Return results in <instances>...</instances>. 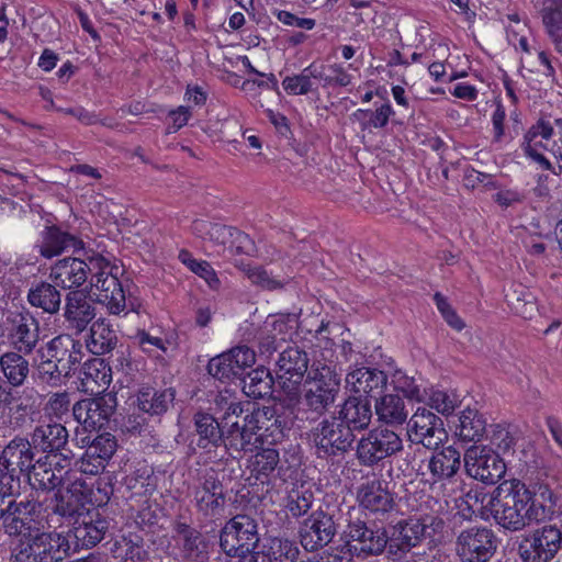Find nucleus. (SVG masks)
Returning <instances> with one entry per match:
<instances>
[{
	"instance_id": "1",
	"label": "nucleus",
	"mask_w": 562,
	"mask_h": 562,
	"mask_svg": "<svg viewBox=\"0 0 562 562\" xmlns=\"http://www.w3.org/2000/svg\"><path fill=\"white\" fill-rule=\"evenodd\" d=\"M480 503V516L493 518L496 525L508 531L522 530L531 521L553 520L557 514V495L546 484L532 487L518 479L504 480L492 494L471 492L467 503ZM472 506L469 505V508Z\"/></svg>"
},
{
	"instance_id": "2",
	"label": "nucleus",
	"mask_w": 562,
	"mask_h": 562,
	"mask_svg": "<svg viewBox=\"0 0 562 562\" xmlns=\"http://www.w3.org/2000/svg\"><path fill=\"white\" fill-rule=\"evenodd\" d=\"M37 499L18 502L14 496L5 499L2 525L9 536L21 538L13 562H59L70 552L68 540L58 532L44 531L45 513Z\"/></svg>"
},
{
	"instance_id": "3",
	"label": "nucleus",
	"mask_w": 562,
	"mask_h": 562,
	"mask_svg": "<svg viewBox=\"0 0 562 562\" xmlns=\"http://www.w3.org/2000/svg\"><path fill=\"white\" fill-rule=\"evenodd\" d=\"M216 405L224 408L227 405L223 422L228 427V442L234 451H252L258 446L272 447L281 442L291 423L278 413L274 407H262L249 411V402H229L220 395Z\"/></svg>"
},
{
	"instance_id": "4",
	"label": "nucleus",
	"mask_w": 562,
	"mask_h": 562,
	"mask_svg": "<svg viewBox=\"0 0 562 562\" xmlns=\"http://www.w3.org/2000/svg\"><path fill=\"white\" fill-rule=\"evenodd\" d=\"M194 432L190 449L199 456L203 464L222 461L228 450L234 448L228 442V427L211 414L198 412L194 414Z\"/></svg>"
},
{
	"instance_id": "5",
	"label": "nucleus",
	"mask_w": 562,
	"mask_h": 562,
	"mask_svg": "<svg viewBox=\"0 0 562 562\" xmlns=\"http://www.w3.org/2000/svg\"><path fill=\"white\" fill-rule=\"evenodd\" d=\"M92 495L90 485L81 479H76L65 490L44 495L41 504L47 527L52 528L55 527L54 524H60V518L82 515L86 512V505L92 501Z\"/></svg>"
},
{
	"instance_id": "6",
	"label": "nucleus",
	"mask_w": 562,
	"mask_h": 562,
	"mask_svg": "<svg viewBox=\"0 0 562 562\" xmlns=\"http://www.w3.org/2000/svg\"><path fill=\"white\" fill-rule=\"evenodd\" d=\"M36 452L30 440L16 436L8 442L0 454V485L9 494H18L21 483L32 470Z\"/></svg>"
},
{
	"instance_id": "7",
	"label": "nucleus",
	"mask_w": 562,
	"mask_h": 562,
	"mask_svg": "<svg viewBox=\"0 0 562 562\" xmlns=\"http://www.w3.org/2000/svg\"><path fill=\"white\" fill-rule=\"evenodd\" d=\"M340 389V376L327 366L316 368L305 383V391L300 404L310 412L306 419L319 418L331 406Z\"/></svg>"
},
{
	"instance_id": "8",
	"label": "nucleus",
	"mask_w": 562,
	"mask_h": 562,
	"mask_svg": "<svg viewBox=\"0 0 562 562\" xmlns=\"http://www.w3.org/2000/svg\"><path fill=\"white\" fill-rule=\"evenodd\" d=\"M403 450L400 434L380 425L368 430L358 441L356 458L362 467L384 465V462Z\"/></svg>"
},
{
	"instance_id": "9",
	"label": "nucleus",
	"mask_w": 562,
	"mask_h": 562,
	"mask_svg": "<svg viewBox=\"0 0 562 562\" xmlns=\"http://www.w3.org/2000/svg\"><path fill=\"white\" fill-rule=\"evenodd\" d=\"M119 495L126 501L153 497L158 487V477L145 459L124 463L117 471Z\"/></svg>"
},
{
	"instance_id": "10",
	"label": "nucleus",
	"mask_w": 562,
	"mask_h": 562,
	"mask_svg": "<svg viewBox=\"0 0 562 562\" xmlns=\"http://www.w3.org/2000/svg\"><path fill=\"white\" fill-rule=\"evenodd\" d=\"M318 457H340L352 448L356 435L337 416L324 418L308 434Z\"/></svg>"
},
{
	"instance_id": "11",
	"label": "nucleus",
	"mask_w": 562,
	"mask_h": 562,
	"mask_svg": "<svg viewBox=\"0 0 562 562\" xmlns=\"http://www.w3.org/2000/svg\"><path fill=\"white\" fill-rule=\"evenodd\" d=\"M259 542L257 522L247 515H237L225 522L220 533V547L226 555L246 558Z\"/></svg>"
},
{
	"instance_id": "12",
	"label": "nucleus",
	"mask_w": 562,
	"mask_h": 562,
	"mask_svg": "<svg viewBox=\"0 0 562 562\" xmlns=\"http://www.w3.org/2000/svg\"><path fill=\"white\" fill-rule=\"evenodd\" d=\"M562 548V531L547 524L525 533L518 544L521 562H551Z\"/></svg>"
},
{
	"instance_id": "13",
	"label": "nucleus",
	"mask_w": 562,
	"mask_h": 562,
	"mask_svg": "<svg viewBox=\"0 0 562 562\" xmlns=\"http://www.w3.org/2000/svg\"><path fill=\"white\" fill-rule=\"evenodd\" d=\"M434 450L419 468L420 481L431 490L443 488L456 480L461 467V453L453 446Z\"/></svg>"
},
{
	"instance_id": "14",
	"label": "nucleus",
	"mask_w": 562,
	"mask_h": 562,
	"mask_svg": "<svg viewBox=\"0 0 562 562\" xmlns=\"http://www.w3.org/2000/svg\"><path fill=\"white\" fill-rule=\"evenodd\" d=\"M251 452L255 453L250 456L247 464L249 485L256 486L262 494H269L281 481L283 465L279 450L273 447L258 446Z\"/></svg>"
},
{
	"instance_id": "15",
	"label": "nucleus",
	"mask_w": 562,
	"mask_h": 562,
	"mask_svg": "<svg viewBox=\"0 0 562 562\" xmlns=\"http://www.w3.org/2000/svg\"><path fill=\"white\" fill-rule=\"evenodd\" d=\"M495 532L485 526L462 529L456 540V552L461 562H488L497 550Z\"/></svg>"
},
{
	"instance_id": "16",
	"label": "nucleus",
	"mask_w": 562,
	"mask_h": 562,
	"mask_svg": "<svg viewBox=\"0 0 562 562\" xmlns=\"http://www.w3.org/2000/svg\"><path fill=\"white\" fill-rule=\"evenodd\" d=\"M349 551L358 557L382 554L389 542V532L381 522L350 520L347 526Z\"/></svg>"
},
{
	"instance_id": "17",
	"label": "nucleus",
	"mask_w": 562,
	"mask_h": 562,
	"mask_svg": "<svg viewBox=\"0 0 562 562\" xmlns=\"http://www.w3.org/2000/svg\"><path fill=\"white\" fill-rule=\"evenodd\" d=\"M116 407V394L108 392L77 402L72 407V415L86 430L100 431L109 427Z\"/></svg>"
},
{
	"instance_id": "18",
	"label": "nucleus",
	"mask_w": 562,
	"mask_h": 562,
	"mask_svg": "<svg viewBox=\"0 0 562 562\" xmlns=\"http://www.w3.org/2000/svg\"><path fill=\"white\" fill-rule=\"evenodd\" d=\"M396 494L380 475L367 477L357 488V502L362 512L376 518L385 517L396 507Z\"/></svg>"
},
{
	"instance_id": "19",
	"label": "nucleus",
	"mask_w": 562,
	"mask_h": 562,
	"mask_svg": "<svg viewBox=\"0 0 562 562\" xmlns=\"http://www.w3.org/2000/svg\"><path fill=\"white\" fill-rule=\"evenodd\" d=\"M2 334L14 350L30 355L40 341L38 322L25 308L9 311L3 322Z\"/></svg>"
},
{
	"instance_id": "20",
	"label": "nucleus",
	"mask_w": 562,
	"mask_h": 562,
	"mask_svg": "<svg viewBox=\"0 0 562 562\" xmlns=\"http://www.w3.org/2000/svg\"><path fill=\"white\" fill-rule=\"evenodd\" d=\"M196 512L209 521L221 518L225 513L226 493L223 482L214 470L202 476L193 492Z\"/></svg>"
},
{
	"instance_id": "21",
	"label": "nucleus",
	"mask_w": 562,
	"mask_h": 562,
	"mask_svg": "<svg viewBox=\"0 0 562 562\" xmlns=\"http://www.w3.org/2000/svg\"><path fill=\"white\" fill-rule=\"evenodd\" d=\"M464 469L470 477L485 484L497 483L506 472L503 458L492 448L473 446L464 453Z\"/></svg>"
},
{
	"instance_id": "22",
	"label": "nucleus",
	"mask_w": 562,
	"mask_h": 562,
	"mask_svg": "<svg viewBox=\"0 0 562 562\" xmlns=\"http://www.w3.org/2000/svg\"><path fill=\"white\" fill-rule=\"evenodd\" d=\"M310 359L306 351L296 346H288L279 353L277 360L278 384L288 395H297L308 369Z\"/></svg>"
},
{
	"instance_id": "23",
	"label": "nucleus",
	"mask_w": 562,
	"mask_h": 562,
	"mask_svg": "<svg viewBox=\"0 0 562 562\" xmlns=\"http://www.w3.org/2000/svg\"><path fill=\"white\" fill-rule=\"evenodd\" d=\"M411 442L437 449L447 438L443 420L426 407H418L407 423Z\"/></svg>"
},
{
	"instance_id": "24",
	"label": "nucleus",
	"mask_w": 562,
	"mask_h": 562,
	"mask_svg": "<svg viewBox=\"0 0 562 562\" xmlns=\"http://www.w3.org/2000/svg\"><path fill=\"white\" fill-rule=\"evenodd\" d=\"M109 519L98 508L86 509L82 515L75 518L68 537H65L74 550L90 549L103 540L109 530Z\"/></svg>"
},
{
	"instance_id": "25",
	"label": "nucleus",
	"mask_w": 562,
	"mask_h": 562,
	"mask_svg": "<svg viewBox=\"0 0 562 562\" xmlns=\"http://www.w3.org/2000/svg\"><path fill=\"white\" fill-rule=\"evenodd\" d=\"M336 532L334 517L324 510H316L301 524L299 538L306 551L314 552L331 542Z\"/></svg>"
},
{
	"instance_id": "26",
	"label": "nucleus",
	"mask_w": 562,
	"mask_h": 562,
	"mask_svg": "<svg viewBox=\"0 0 562 562\" xmlns=\"http://www.w3.org/2000/svg\"><path fill=\"white\" fill-rule=\"evenodd\" d=\"M175 542L180 557L187 562H207L213 549L210 537L182 521L176 522Z\"/></svg>"
},
{
	"instance_id": "27",
	"label": "nucleus",
	"mask_w": 562,
	"mask_h": 562,
	"mask_svg": "<svg viewBox=\"0 0 562 562\" xmlns=\"http://www.w3.org/2000/svg\"><path fill=\"white\" fill-rule=\"evenodd\" d=\"M426 525L417 518H407L397 521L392 533L389 535L387 553L392 560H400L414 547H417L425 537Z\"/></svg>"
},
{
	"instance_id": "28",
	"label": "nucleus",
	"mask_w": 562,
	"mask_h": 562,
	"mask_svg": "<svg viewBox=\"0 0 562 562\" xmlns=\"http://www.w3.org/2000/svg\"><path fill=\"white\" fill-rule=\"evenodd\" d=\"M56 284L61 285L64 289H72L75 285L76 290L70 291L66 297L65 318L70 328L76 329L78 333L83 331L95 317V310L90 295L91 291L78 289L85 283Z\"/></svg>"
},
{
	"instance_id": "29",
	"label": "nucleus",
	"mask_w": 562,
	"mask_h": 562,
	"mask_svg": "<svg viewBox=\"0 0 562 562\" xmlns=\"http://www.w3.org/2000/svg\"><path fill=\"white\" fill-rule=\"evenodd\" d=\"M31 445L34 451L45 453L43 458L60 459L66 461L67 457L63 453L68 443V431L60 423L41 424L35 427L31 435Z\"/></svg>"
},
{
	"instance_id": "30",
	"label": "nucleus",
	"mask_w": 562,
	"mask_h": 562,
	"mask_svg": "<svg viewBox=\"0 0 562 562\" xmlns=\"http://www.w3.org/2000/svg\"><path fill=\"white\" fill-rule=\"evenodd\" d=\"M346 383L351 394L376 401L387 389V374L375 368L359 367L347 373Z\"/></svg>"
},
{
	"instance_id": "31",
	"label": "nucleus",
	"mask_w": 562,
	"mask_h": 562,
	"mask_svg": "<svg viewBox=\"0 0 562 562\" xmlns=\"http://www.w3.org/2000/svg\"><path fill=\"white\" fill-rule=\"evenodd\" d=\"M60 460L61 458L46 460L40 457L23 482L29 483L36 492L41 491L45 495H50L63 484L64 475L67 473L65 467L60 464Z\"/></svg>"
},
{
	"instance_id": "32",
	"label": "nucleus",
	"mask_w": 562,
	"mask_h": 562,
	"mask_svg": "<svg viewBox=\"0 0 562 562\" xmlns=\"http://www.w3.org/2000/svg\"><path fill=\"white\" fill-rule=\"evenodd\" d=\"M124 283H89L90 291L93 286L99 291L94 293L97 295V302L105 305L108 312L112 315H127L131 312L139 313L140 303L137 297L126 295V289L123 286Z\"/></svg>"
},
{
	"instance_id": "33",
	"label": "nucleus",
	"mask_w": 562,
	"mask_h": 562,
	"mask_svg": "<svg viewBox=\"0 0 562 562\" xmlns=\"http://www.w3.org/2000/svg\"><path fill=\"white\" fill-rule=\"evenodd\" d=\"M41 256L50 259L66 251H78L83 248V241L76 235L64 231L60 226H46L35 245Z\"/></svg>"
},
{
	"instance_id": "34",
	"label": "nucleus",
	"mask_w": 562,
	"mask_h": 562,
	"mask_svg": "<svg viewBox=\"0 0 562 562\" xmlns=\"http://www.w3.org/2000/svg\"><path fill=\"white\" fill-rule=\"evenodd\" d=\"M47 355L53 358V361L59 363L60 368L72 374L81 363L85 347L79 339L61 334L47 344Z\"/></svg>"
},
{
	"instance_id": "35",
	"label": "nucleus",
	"mask_w": 562,
	"mask_h": 562,
	"mask_svg": "<svg viewBox=\"0 0 562 562\" xmlns=\"http://www.w3.org/2000/svg\"><path fill=\"white\" fill-rule=\"evenodd\" d=\"M175 397L176 391L172 387L156 389L145 385L136 393V408L158 423L172 405Z\"/></svg>"
},
{
	"instance_id": "36",
	"label": "nucleus",
	"mask_w": 562,
	"mask_h": 562,
	"mask_svg": "<svg viewBox=\"0 0 562 562\" xmlns=\"http://www.w3.org/2000/svg\"><path fill=\"white\" fill-rule=\"evenodd\" d=\"M544 32L555 52L562 56V0H532Z\"/></svg>"
},
{
	"instance_id": "37",
	"label": "nucleus",
	"mask_w": 562,
	"mask_h": 562,
	"mask_svg": "<svg viewBox=\"0 0 562 562\" xmlns=\"http://www.w3.org/2000/svg\"><path fill=\"white\" fill-rule=\"evenodd\" d=\"M337 417L353 434L366 430L372 419L371 401L351 394L340 405Z\"/></svg>"
},
{
	"instance_id": "38",
	"label": "nucleus",
	"mask_w": 562,
	"mask_h": 562,
	"mask_svg": "<svg viewBox=\"0 0 562 562\" xmlns=\"http://www.w3.org/2000/svg\"><path fill=\"white\" fill-rule=\"evenodd\" d=\"M504 295L509 310L517 316L531 319L540 312L537 297L526 283H509Z\"/></svg>"
},
{
	"instance_id": "39",
	"label": "nucleus",
	"mask_w": 562,
	"mask_h": 562,
	"mask_svg": "<svg viewBox=\"0 0 562 562\" xmlns=\"http://www.w3.org/2000/svg\"><path fill=\"white\" fill-rule=\"evenodd\" d=\"M81 374L82 384L95 394L106 393L112 382V369L103 358L88 359L82 364Z\"/></svg>"
},
{
	"instance_id": "40",
	"label": "nucleus",
	"mask_w": 562,
	"mask_h": 562,
	"mask_svg": "<svg viewBox=\"0 0 562 562\" xmlns=\"http://www.w3.org/2000/svg\"><path fill=\"white\" fill-rule=\"evenodd\" d=\"M117 344V336L112 325L104 318L92 323L86 339V349L94 356L111 352Z\"/></svg>"
},
{
	"instance_id": "41",
	"label": "nucleus",
	"mask_w": 562,
	"mask_h": 562,
	"mask_svg": "<svg viewBox=\"0 0 562 562\" xmlns=\"http://www.w3.org/2000/svg\"><path fill=\"white\" fill-rule=\"evenodd\" d=\"M24 356L16 350L0 356V373L12 387L22 386L30 374V363Z\"/></svg>"
},
{
	"instance_id": "42",
	"label": "nucleus",
	"mask_w": 562,
	"mask_h": 562,
	"mask_svg": "<svg viewBox=\"0 0 562 562\" xmlns=\"http://www.w3.org/2000/svg\"><path fill=\"white\" fill-rule=\"evenodd\" d=\"M260 562H294L299 549L294 541L282 538H270L260 551L252 552Z\"/></svg>"
},
{
	"instance_id": "43",
	"label": "nucleus",
	"mask_w": 562,
	"mask_h": 562,
	"mask_svg": "<svg viewBox=\"0 0 562 562\" xmlns=\"http://www.w3.org/2000/svg\"><path fill=\"white\" fill-rule=\"evenodd\" d=\"M486 431V419L477 409L465 408L459 416L456 435L463 442H477Z\"/></svg>"
},
{
	"instance_id": "44",
	"label": "nucleus",
	"mask_w": 562,
	"mask_h": 562,
	"mask_svg": "<svg viewBox=\"0 0 562 562\" xmlns=\"http://www.w3.org/2000/svg\"><path fill=\"white\" fill-rule=\"evenodd\" d=\"M375 413L387 425H403L408 416L403 397L400 394H383L375 402Z\"/></svg>"
},
{
	"instance_id": "45",
	"label": "nucleus",
	"mask_w": 562,
	"mask_h": 562,
	"mask_svg": "<svg viewBox=\"0 0 562 562\" xmlns=\"http://www.w3.org/2000/svg\"><path fill=\"white\" fill-rule=\"evenodd\" d=\"M136 502L140 503V507L138 509L134 510L133 506H131V509L133 510L131 517L133 518L135 526L146 533H154L156 529L159 528V521L162 517V508L151 497H145L142 498V501Z\"/></svg>"
},
{
	"instance_id": "46",
	"label": "nucleus",
	"mask_w": 562,
	"mask_h": 562,
	"mask_svg": "<svg viewBox=\"0 0 562 562\" xmlns=\"http://www.w3.org/2000/svg\"><path fill=\"white\" fill-rule=\"evenodd\" d=\"M240 380L244 382V392L252 398L259 400L269 396L272 392L273 380L270 372L263 367L252 369Z\"/></svg>"
},
{
	"instance_id": "47",
	"label": "nucleus",
	"mask_w": 562,
	"mask_h": 562,
	"mask_svg": "<svg viewBox=\"0 0 562 562\" xmlns=\"http://www.w3.org/2000/svg\"><path fill=\"white\" fill-rule=\"evenodd\" d=\"M392 115H394V110L387 102L381 104L374 111L358 109L352 113L351 117L360 124L362 131H371L373 128H384Z\"/></svg>"
},
{
	"instance_id": "48",
	"label": "nucleus",
	"mask_w": 562,
	"mask_h": 562,
	"mask_svg": "<svg viewBox=\"0 0 562 562\" xmlns=\"http://www.w3.org/2000/svg\"><path fill=\"white\" fill-rule=\"evenodd\" d=\"M87 269L91 270L90 262L87 263L78 258H65L59 260L50 270V278L55 281H87Z\"/></svg>"
},
{
	"instance_id": "49",
	"label": "nucleus",
	"mask_w": 562,
	"mask_h": 562,
	"mask_svg": "<svg viewBox=\"0 0 562 562\" xmlns=\"http://www.w3.org/2000/svg\"><path fill=\"white\" fill-rule=\"evenodd\" d=\"M60 293L53 283H38L29 292V302L44 312L55 313L60 306Z\"/></svg>"
},
{
	"instance_id": "50",
	"label": "nucleus",
	"mask_w": 562,
	"mask_h": 562,
	"mask_svg": "<svg viewBox=\"0 0 562 562\" xmlns=\"http://www.w3.org/2000/svg\"><path fill=\"white\" fill-rule=\"evenodd\" d=\"M98 475L95 483L90 486V490L93 493L90 505L97 508L105 506L113 495H119L117 472L114 473L108 471Z\"/></svg>"
},
{
	"instance_id": "51",
	"label": "nucleus",
	"mask_w": 562,
	"mask_h": 562,
	"mask_svg": "<svg viewBox=\"0 0 562 562\" xmlns=\"http://www.w3.org/2000/svg\"><path fill=\"white\" fill-rule=\"evenodd\" d=\"M235 227L226 226L218 223H212L204 220H196L193 222L192 229L195 235L203 239L221 245L226 249L232 233Z\"/></svg>"
},
{
	"instance_id": "52",
	"label": "nucleus",
	"mask_w": 562,
	"mask_h": 562,
	"mask_svg": "<svg viewBox=\"0 0 562 562\" xmlns=\"http://www.w3.org/2000/svg\"><path fill=\"white\" fill-rule=\"evenodd\" d=\"M557 130L555 119L541 116L525 133L522 143L538 145L547 149L542 140H550Z\"/></svg>"
},
{
	"instance_id": "53",
	"label": "nucleus",
	"mask_w": 562,
	"mask_h": 562,
	"mask_svg": "<svg viewBox=\"0 0 562 562\" xmlns=\"http://www.w3.org/2000/svg\"><path fill=\"white\" fill-rule=\"evenodd\" d=\"M40 412L34 403L25 400L11 407L9 411V424L13 429L30 427L38 416Z\"/></svg>"
},
{
	"instance_id": "54",
	"label": "nucleus",
	"mask_w": 562,
	"mask_h": 562,
	"mask_svg": "<svg viewBox=\"0 0 562 562\" xmlns=\"http://www.w3.org/2000/svg\"><path fill=\"white\" fill-rule=\"evenodd\" d=\"M178 259L188 270L204 281H218L211 263L203 259H196L189 250L181 249L178 254Z\"/></svg>"
},
{
	"instance_id": "55",
	"label": "nucleus",
	"mask_w": 562,
	"mask_h": 562,
	"mask_svg": "<svg viewBox=\"0 0 562 562\" xmlns=\"http://www.w3.org/2000/svg\"><path fill=\"white\" fill-rule=\"evenodd\" d=\"M119 549L124 562H143L148 557V552L144 548V540L137 535L123 537Z\"/></svg>"
},
{
	"instance_id": "56",
	"label": "nucleus",
	"mask_w": 562,
	"mask_h": 562,
	"mask_svg": "<svg viewBox=\"0 0 562 562\" xmlns=\"http://www.w3.org/2000/svg\"><path fill=\"white\" fill-rule=\"evenodd\" d=\"M227 355H229V362H232L233 369L239 380L256 362L255 351L247 346L234 347L227 351Z\"/></svg>"
},
{
	"instance_id": "57",
	"label": "nucleus",
	"mask_w": 562,
	"mask_h": 562,
	"mask_svg": "<svg viewBox=\"0 0 562 562\" xmlns=\"http://www.w3.org/2000/svg\"><path fill=\"white\" fill-rule=\"evenodd\" d=\"M459 404V396L454 392L432 390L428 397L430 408L445 416L451 415Z\"/></svg>"
},
{
	"instance_id": "58",
	"label": "nucleus",
	"mask_w": 562,
	"mask_h": 562,
	"mask_svg": "<svg viewBox=\"0 0 562 562\" xmlns=\"http://www.w3.org/2000/svg\"><path fill=\"white\" fill-rule=\"evenodd\" d=\"M313 493L308 490H292L288 495L286 509L294 518L306 514L313 504Z\"/></svg>"
},
{
	"instance_id": "59",
	"label": "nucleus",
	"mask_w": 562,
	"mask_h": 562,
	"mask_svg": "<svg viewBox=\"0 0 562 562\" xmlns=\"http://www.w3.org/2000/svg\"><path fill=\"white\" fill-rule=\"evenodd\" d=\"M37 372L41 381L52 386L59 385L63 378L71 376V373L60 368L59 363L53 361L52 357L40 363Z\"/></svg>"
},
{
	"instance_id": "60",
	"label": "nucleus",
	"mask_w": 562,
	"mask_h": 562,
	"mask_svg": "<svg viewBox=\"0 0 562 562\" xmlns=\"http://www.w3.org/2000/svg\"><path fill=\"white\" fill-rule=\"evenodd\" d=\"M272 330L266 337L261 338L259 342V351L261 356H265L269 359L279 348L278 346V335H285L288 333V323L278 318L271 323Z\"/></svg>"
},
{
	"instance_id": "61",
	"label": "nucleus",
	"mask_w": 562,
	"mask_h": 562,
	"mask_svg": "<svg viewBox=\"0 0 562 562\" xmlns=\"http://www.w3.org/2000/svg\"><path fill=\"white\" fill-rule=\"evenodd\" d=\"M229 361V355H227V352L212 358L207 364L209 373L221 382L234 381L237 379V375Z\"/></svg>"
},
{
	"instance_id": "62",
	"label": "nucleus",
	"mask_w": 562,
	"mask_h": 562,
	"mask_svg": "<svg viewBox=\"0 0 562 562\" xmlns=\"http://www.w3.org/2000/svg\"><path fill=\"white\" fill-rule=\"evenodd\" d=\"M435 305L445 319V322L454 330L461 331L465 324L462 318L458 315L456 310L448 302L447 297L443 296L440 292H436L434 295Z\"/></svg>"
},
{
	"instance_id": "63",
	"label": "nucleus",
	"mask_w": 562,
	"mask_h": 562,
	"mask_svg": "<svg viewBox=\"0 0 562 562\" xmlns=\"http://www.w3.org/2000/svg\"><path fill=\"white\" fill-rule=\"evenodd\" d=\"M87 449L109 462L117 449V441L112 434L104 431L98 435Z\"/></svg>"
},
{
	"instance_id": "64",
	"label": "nucleus",
	"mask_w": 562,
	"mask_h": 562,
	"mask_svg": "<svg viewBox=\"0 0 562 562\" xmlns=\"http://www.w3.org/2000/svg\"><path fill=\"white\" fill-rule=\"evenodd\" d=\"M232 237L226 246V249L232 255H246V256H255L257 252L255 241L249 237V235L244 232L234 228L232 233Z\"/></svg>"
}]
</instances>
